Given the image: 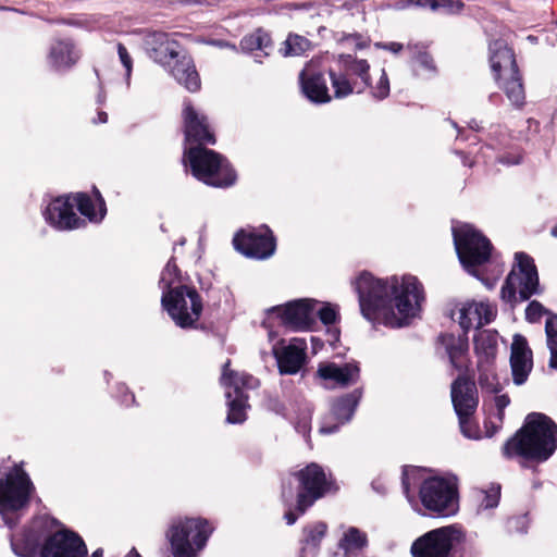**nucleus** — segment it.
<instances>
[{
  "label": "nucleus",
  "mask_w": 557,
  "mask_h": 557,
  "mask_svg": "<svg viewBox=\"0 0 557 557\" xmlns=\"http://www.w3.org/2000/svg\"><path fill=\"white\" fill-rule=\"evenodd\" d=\"M362 315L389 327H401L414 318L424 300L422 285L411 275L388 281L361 273L355 281Z\"/></svg>",
  "instance_id": "nucleus-1"
},
{
  "label": "nucleus",
  "mask_w": 557,
  "mask_h": 557,
  "mask_svg": "<svg viewBox=\"0 0 557 557\" xmlns=\"http://www.w3.org/2000/svg\"><path fill=\"white\" fill-rule=\"evenodd\" d=\"M48 515L34 517L21 533L11 535V548L20 557H87L83 537Z\"/></svg>",
  "instance_id": "nucleus-2"
},
{
  "label": "nucleus",
  "mask_w": 557,
  "mask_h": 557,
  "mask_svg": "<svg viewBox=\"0 0 557 557\" xmlns=\"http://www.w3.org/2000/svg\"><path fill=\"white\" fill-rule=\"evenodd\" d=\"M557 449V424L544 413L527 416L523 425L503 446L505 458H521L524 462L541 463Z\"/></svg>",
  "instance_id": "nucleus-3"
},
{
  "label": "nucleus",
  "mask_w": 557,
  "mask_h": 557,
  "mask_svg": "<svg viewBox=\"0 0 557 557\" xmlns=\"http://www.w3.org/2000/svg\"><path fill=\"white\" fill-rule=\"evenodd\" d=\"M24 466V461L16 462L0 478V517L11 530L27 512L36 493V486Z\"/></svg>",
  "instance_id": "nucleus-4"
},
{
  "label": "nucleus",
  "mask_w": 557,
  "mask_h": 557,
  "mask_svg": "<svg viewBox=\"0 0 557 557\" xmlns=\"http://www.w3.org/2000/svg\"><path fill=\"white\" fill-rule=\"evenodd\" d=\"M183 163L189 166L195 178L211 187L227 188L237 180L236 171L228 159L208 146L185 147Z\"/></svg>",
  "instance_id": "nucleus-5"
},
{
  "label": "nucleus",
  "mask_w": 557,
  "mask_h": 557,
  "mask_svg": "<svg viewBox=\"0 0 557 557\" xmlns=\"http://www.w3.org/2000/svg\"><path fill=\"white\" fill-rule=\"evenodd\" d=\"M214 529L213 523L202 517L173 519L165 532L173 557H198Z\"/></svg>",
  "instance_id": "nucleus-6"
},
{
  "label": "nucleus",
  "mask_w": 557,
  "mask_h": 557,
  "mask_svg": "<svg viewBox=\"0 0 557 557\" xmlns=\"http://www.w3.org/2000/svg\"><path fill=\"white\" fill-rule=\"evenodd\" d=\"M161 305L181 329L207 330L203 323H198L203 311V299L195 286L180 284L164 290Z\"/></svg>",
  "instance_id": "nucleus-7"
},
{
  "label": "nucleus",
  "mask_w": 557,
  "mask_h": 557,
  "mask_svg": "<svg viewBox=\"0 0 557 557\" xmlns=\"http://www.w3.org/2000/svg\"><path fill=\"white\" fill-rule=\"evenodd\" d=\"M231 360L227 359L223 364V371L220 379L221 385L233 391L226 392L227 417L226 421L232 424H239L246 421V410L250 407L249 396L245 389H253L259 386V380L246 372H237L230 369Z\"/></svg>",
  "instance_id": "nucleus-8"
},
{
  "label": "nucleus",
  "mask_w": 557,
  "mask_h": 557,
  "mask_svg": "<svg viewBox=\"0 0 557 557\" xmlns=\"http://www.w3.org/2000/svg\"><path fill=\"white\" fill-rule=\"evenodd\" d=\"M419 495L424 508L438 517H450L458 511L455 478H429L421 484Z\"/></svg>",
  "instance_id": "nucleus-9"
},
{
  "label": "nucleus",
  "mask_w": 557,
  "mask_h": 557,
  "mask_svg": "<svg viewBox=\"0 0 557 557\" xmlns=\"http://www.w3.org/2000/svg\"><path fill=\"white\" fill-rule=\"evenodd\" d=\"M455 248L465 269L476 275V267L484 264L491 257L490 240L471 225L453 230Z\"/></svg>",
  "instance_id": "nucleus-10"
},
{
  "label": "nucleus",
  "mask_w": 557,
  "mask_h": 557,
  "mask_svg": "<svg viewBox=\"0 0 557 557\" xmlns=\"http://www.w3.org/2000/svg\"><path fill=\"white\" fill-rule=\"evenodd\" d=\"M517 269H512L502 287L500 295L506 301L516 298L518 289L521 300H528L540 293L539 275L533 259L523 252L515 256Z\"/></svg>",
  "instance_id": "nucleus-11"
},
{
  "label": "nucleus",
  "mask_w": 557,
  "mask_h": 557,
  "mask_svg": "<svg viewBox=\"0 0 557 557\" xmlns=\"http://www.w3.org/2000/svg\"><path fill=\"white\" fill-rule=\"evenodd\" d=\"M233 246L243 256L264 260L274 255L276 237L272 230L263 224L260 227H246L238 230L233 237Z\"/></svg>",
  "instance_id": "nucleus-12"
},
{
  "label": "nucleus",
  "mask_w": 557,
  "mask_h": 557,
  "mask_svg": "<svg viewBox=\"0 0 557 557\" xmlns=\"http://www.w3.org/2000/svg\"><path fill=\"white\" fill-rule=\"evenodd\" d=\"M462 541L455 525L431 530L418 537L411 546L412 557H448L455 545Z\"/></svg>",
  "instance_id": "nucleus-13"
},
{
  "label": "nucleus",
  "mask_w": 557,
  "mask_h": 557,
  "mask_svg": "<svg viewBox=\"0 0 557 557\" xmlns=\"http://www.w3.org/2000/svg\"><path fill=\"white\" fill-rule=\"evenodd\" d=\"M184 143L189 146H213L215 133L206 114L200 113L190 100L184 101L182 110Z\"/></svg>",
  "instance_id": "nucleus-14"
},
{
  "label": "nucleus",
  "mask_w": 557,
  "mask_h": 557,
  "mask_svg": "<svg viewBox=\"0 0 557 557\" xmlns=\"http://www.w3.org/2000/svg\"><path fill=\"white\" fill-rule=\"evenodd\" d=\"M312 311L313 299L310 298L292 300L269 309V313L277 319L278 325L290 331L310 329Z\"/></svg>",
  "instance_id": "nucleus-15"
},
{
  "label": "nucleus",
  "mask_w": 557,
  "mask_h": 557,
  "mask_svg": "<svg viewBox=\"0 0 557 557\" xmlns=\"http://www.w3.org/2000/svg\"><path fill=\"white\" fill-rule=\"evenodd\" d=\"M48 224L59 231H72L87 225L86 220L74 211L71 194L53 198L44 211Z\"/></svg>",
  "instance_id": "nucleus-16"
},
{
  "label": "nucleus",
  "mask_w": 557,
  "mask_h": 557,
  "mask_svg": "<svg viewBox=\"0 0 557 557\" xmlns=\"http://www.w3.org/2000/svg\"><path fill=\"white\" fill-rule=\"evenodd\" d=\"M307 345L304 339L293 338L287 345L282 339L273 347V355L277 362L278 372L282 375L296 374L304 367L307 354Z\"/></svg>",
  "instance_id": "nucleus-17"
},
{
  "label": "nucleus",
  "mask_w": 557,
  "mask_h": 557,
  "mask_svg": "<svg viewBox=\"0 0 557 557\" xmlns=\"http://www.w3.org/2000/svg\"><path fill=\"white\" fill-rule=\"evenodd\" d=\"M144 46L148 57L156 63L166 67L180 54L178 42L172 40L164 32H148L144 38Z\"/></svg>",
  "instance_id": "nucleus-18"
},
{
  "label": "nucleus",
  "mask_w": 557,
  "mask_h": 557,
  "mask_svg": "<svg viewBox=\"0 0 557 557\" xmlns=\"http://www.w3.org/2000/svg\"><path fill=\"white\" fill-rule=\"evenodd\" d=\"M294 475L299 481V487L295 510L289 508L284 515L288 525H293L313 505V463L307 465Z\"/></svg>",
  "instance_id": "nucleus-19"
},
{
  "label": "nucleus",
  "mask_w": 557,
  "mask_h": 557,
  "mask_svg": "<svg viewBox=\"0 0 557 557\" xmlns=\"http://www.w3.org/2000/svg\"><path fill=\"white\" fill-rule=\"evenodd\" d=\"M451 403L457 416H473L479 396L475 383L465 376H458L451 384Z\"/></svg>",
  "instance_id": "nucleus-20"
},
{
  "label": "nucleus",
  "mask_w": 557,
  "mask_h": 557,
  "mask_svg": "<svg viewBox=\"0 0 557 557\" xmlns=\"http://www.w3.org/2000/svg\"><path fill=\"white\" fill-rule=\"evenodd\" d=\"M510 366L515 384H523L532 370V351L525 338L515 335L511 344Z\"/></svg>",
  "instance_id": "nucleus-21"
},
{
  "label": "nucleus",
  "mask_w": 557,
  "mask_h": 557,
  "mask_svg": "<svg viewBox=\"0 0 557 557\" xmlns=\"http://www.w3.org/2000/svg\"><path fill=\"white\" fill-rule=\"evenodd\" d=\"M496 310L487 302L468 301L459 309V324L467 333L470 329H480L492 322Z\"/></svg>",
  "instance_id": "nucleus-22"
},
{
  "label": "nucleus",
  "mask_w": 557,
  "mask_h": 557,
  "mask_svg": "<svg viewBox=\"0 0 557 557\" xmlns=\"http://www.w3.org/2000/svg\"><path fill=\"white\" fill-rule=\"evenodd\" d=\"M175 81L189 92H197L201 88L200 75L193 58L188 54H178L170 66H166Z\"/></svg>",
  "instance_id": "nucleus-23"
},
{
  "label": "nucleus",
  "mask_w": 557,
  "mask_h": 557,
  "mask_svg": "<svg viewBox=\"0 0 557 557\" xmlns=\"http://www.w3.org/2000/svg\"><path fill=\"white\" fill-rule=\"evenodd\" d=\"M361 396L362 391L360 388H357L351 393L337 398L332 404L331 408V414L337 422L333 424L331 428L325 426L324 424L321 425L319 432L321 434H331L337 431L339 425L350 421L361 399Z\"/></svg>",
  "instance_id": "nucleus-24"
},
{
  "label": "nucleus",
  "mask_w": 557,
  "mask_h": 557,
  "mask_svg": "<svg viewBox=\"0 0 557 557\" xmlns=\"http://www.w3.org/2000/svg\"><path fill=\"white\" fill-rule=\"evenodd\" d=\"M359 367L356 363L349 362L344 366L335 363H320L318 375L324 381H331L334 385L346 387L354 384L359 379Z\"/></svg>",
  "instance_id": "nucleus-25"
},
{
  "label": "nucleus",
  "mask_w": 557,
  "mask_h": 557,
  "mask_svg": "<svg viewBox=\"0 0 557 557\" xmlns=\"http://www.w3.org/2000/svg\"><path fill=\"white\" fill-rule=\"evenodd\" d=\"M79 58V51L71 38L54 40L48 53L49 62L55 70L71 69Z\"/></svg>",
  "instance_id": "nucleus-26"
},
{
  "label": "nucleus",
  "mask_w": 557,
  "mask_h": 557,
  "mask_svg": "<svg viewBox=\"0 0 557 557\" xmlns=\"http://www.w3.org/2000/svg\"><path fill=\"white\" fill-rule=\"evenodd\" d=\"M490 62L496 79L503 74L518 70L515 54L505 40L497 39L490 44Z\"/></svg>",
  "instance_id": "nucleus-27"
},
{
  "label": "nucleus",
  "mask_w": 557,
  "mask_h": 557,
  "mask_svg": "<svg viewBox=\"0 0 557 557\" xmlns=\"http://www.w3.org/2000/svg\"><path fill=\"white\" fill-rule=\"evenodd\" d=\"M315 317L326 326V342L334 346L339 341V306L315 300Z\"/></svg>",
  "instance_id": "nucleus-28"
},
{
  "label": "nucleus",
  "mask_w": 557,
  "mask_h": 557,
  "mask_svg": "<svg viewBox=\"0 0 557 557\" xmlns=\"http://www.w3.org/2000/svg\"><path fill=\"white\" fill-rule=\"evenodd\" d=\"M73 205L76 206L78 212L86 218L90 223H101L107 213H101L97 208L96 202L91 196L85 191L70 193Z\"/></svg>",
  "instance_id": "nucleus-29"
},
{
  "label": "nucleus",
  "mask_w": 557,
  "mask_h": 557,
  "mask_svg": "<svg viewBox=\"0 0 557 557\" xmlns=\"http://www.w3.org/2000/svg\"><path fill=\"white\" fill-rule=\"evenodd\" d=\"M368 545L367 534L355 527H349L339 540L338 546L344 557L356 556Z\"/></svg>",
  "instance_id": "nucleus-30"
},
{
  "label": "nucleus",
  "mask_w": 557,
  "mask_h": 557,
  "mask_svg": "<svg viewBox=\"0 0 557 557\" xmlns=\"http://www.w3.org/2000/svg\"><path fill=\"white\" fill-rule=\"evenodd\" d=\"M503 75L506 77L504 78L500 88L513 106L522 107L524 104L525 94L519 70L511 71Z\"/></svg>",
  "instance_id": "nucleus-31"
},
{
  "label": "nucleus",
  "mask_w": 557,
  "mask_h": 557,
  "mask_svg": "<svg viewBox=\"0 0 557 557\" xmlns=\"http://www.w3.org/2000/svg\"><path fill=\"white\" fill-rule=\"evenodd\" d=\"M338 62L346 74L356 75L360 77L364 87L370 86V64L367 60L357 59L349 53H342L338 57Z\"/></svg>",
  "instance_id": "nucleus-32"
},
{
  "label": "nucleus",
  "mask_w": 557,
  "mask_h": 557,
  "mask_svg": "<svg viewBox=\"0 0 557 557\" xmlns=\"http://www.w3.org/2000/svg\"><path fill=\"white\" fill-rule=\"evenodd\" d=\"M475 352L479 355V360L490 364L495 356L497 348V335L490 331H483L474 337Z\"/></svg>",
  "instance_id": "nucleus-33"
},
{
  "label": "nucleus",
  "mask_w": 557,
  "mask_h": 557,
  "mask_svg": "<svg viewBox=\"0 0 557 557\" xmlns=\"http://www.w3.org/2000/svg\"><path fill=\"white\" fill-rule=\"evenodd\" d=\"M438 341L445 347L451 364L457 368L458 358L468 349L467 339L461 336H455L454 334H442Z\"/></svg>",
  "instance_id": "nucleus-34"
},
{
  "label": "nucleus",
  "mask_w": 557,
  "mask_h": 557,
  "mask_svg": "<svg viewBox=\"0 0 557 557\" xmlns=\"http://www.w3.org/2000/svg\"><path fill=\"white\" fill-rule=\"evenodd\" d=\"M271 44L270 35L261 28H258L253 33L244 36L239 46L243 51L253 52L256 50H265Z\"/></svg>",
  "instance_id": "nucleus-35"
},
{
  "label": "nucleus",
  "mask_w": 557,
  "mask_h": 557,
  "mask_svg": "<svg viewBox=\"0 0 557 557\" xmlns=\"http://www.w3.org/2000/svg\"><path fill=\"white\" fill-rule=\"evenodd\" d=\"M479 377L478 382L480 386L488 393L496 394L500 391V384L497 380L496 374L492 370V362L490 364L479 360L478 362Z\"/></svg>",
  "instance_id": "nucleus-36"
},
{
  "label": "nucleus",
  "mask_w": 557,
  "mask_h": 557,
  "mask_svg": "<svg viewBox=\"0 0 557 557\" xmlns=\"http://www.w3.org/2000/svg\"><path fill=\"white\" fill-rule=\"evenodd\" d=\"M338 486L331 473L315 465V499L337 492Z\"/></svg>",
  "instance_id": "nucleus-37"
},
{
  "label": "nucleus",
  "mask_w": 557,
  "mask_h": 557,
  "mask_svg": "<svg viewBox=\"0 0 557 557\" xmlns=\"http://www.w3.org/2000/svg\"><path fill=\"white\" fill-rule=\"evenodd\" d=\"M547 347L550 352L548 366L557 370V315H549L545 322Z\"/></svg>",
  "instance_id": "nucleus-38"
},
{
  "label": "nucleus",
  "mask_w": 557,
  "mask_h": 557,
  "mask_svg": "<svg viewBox=\"0 0 557 557\" xmlns=\"http://www.w3.org/2000/svg\"><path fill=\"white\" fill-rule=\"evenodd\" d=\"M283 45L284 47L281 48V51L285 57L300 55L311 47L309 39L296 34H289Z\"/></svg>",
  "instance_id": "nucleus-39"
},
{
  "label": "nucleus",
  "mask_w": 557,
  "mask_h": 557,
  "mask_svg": "<svg viewBox=\"0 0 557 557\" xmlns=\"http://www.w3.org/2000/svg\"><path fill=\"white\" fill-rule=\"evenodd\" d=\"M182 282H183V276H182V272L176 263V259H175V257H171L161 273L160 284H163L165 290H169L170 288H173L172 285L174 283H182Z\"/></svg>",
  "instance_id": "nucleus-40"
},
{
  "label": "nucleus",
  "mask_w": 557,
  "mask_h": 557,
  "mask_svg": "<svg viewBox=\"0 0 557 557\" xmlns=\"http://www.w3.org/2000/svg\"><path fill=\"white\" fill-rule=\"evenodd\" d=\"M313 553V525L307 524L302 528L301 536L298 540L296 557H310Z\"/></svg>",
  "instance_id": "nucleus-41"
},
{
  "label": "nucleus",
  "mask_w": 557,
  "mask_h": 557,
  "mask_svg": "<svg viewBox=\"0 0 557 557\" xmlns=\"http://www.w3.org/2000/svg\"><path fill=\"white\" fill-rule=\"evenodd\" d=\"M299 85L302 95L313 102V60L307 62L299 73Z\"/></svg>",
  "instance_id": "nucleus-42"
},
{
  "label": "nucleus",
  "mask_w": 557,
  "mask_h": 557,
  "mask_svg": "<svg viewBox=\"0 0 557 557\" xmlns=\"http://www.w3.org/2000/svg\"><path fill=\"white\" fill-rule=\"evenodd\" d=\"M331 82L334 88V96L336 98L346 97L354 91L351 84L344 74L336 75L331 73Z\"/></svg>",
  "instance_id": "nucleus-43"
},
{
  "label": "nucleus",
  "mask_w": 557,
  "mask_h": 557,
  "mask_svg": "<svg viewBox=\"0 0 557 557\" xmlns=\"http://www.w3.org/2000/svg\"><path fill=\"white\" fill-rule=\"evenodd\" d=\"M295 429L298 433H301L305 437L306 442L310 443V433H311V412L310 410H304L299 412L296 422Z\"/></svg>",
  "instance_id": "nucleus-44"
},
{
  "label": "nucleus",
  "mask_w": 557,
  "mask_h": 557,
  "mask_svg": "<svg viewBox=\"0 0 557 557\" xmlns=\"http://www.w3.org/2000/svg\"><path fill=\"white\" fill-rule=\"evenodd\" d=\"M339 44L347 48H354L356 50L367 48L369 46V39L364 38L360 34H347L343 35L338 39Z\"/></svg>",
  "instance_id": "nucleus-45"
},
{
  "label": "nucleus",
  "mask_w": 557,
  "mask_h": 557,
  "mask_svg": "<svg viewBox=\"0 0 557 557\" xmlns=\"http://www.w3.org/2000/svg\"><path fill=\"white\" fill-rule=\"evenodd\" d=\"M500 497V486L492 485L487 491L483 492V499L481 507L484 509L495 508L498 505Z\"/></svg>",
  "instance_id": "nucleus-46"
},
{
  "label": "nucleus",
  "mask_w": 557,
  "mask_h": 557,
  "mask_svg": "<svg viewBox=\"0 0 557 557\" xmlns=\"http://www.w3.org/2000/svg\"><path fill=\"white\" fill-rule=\"evenodd\" d=\"M426 2L433 11L444 9L449 13L458 12L463 7L460 0H426Z\"/></svg>",
  "instance_id": "nucleus-47"
},
{
  "label": "nucleus",
  "mask_w": 557,
  "mask_h": 557,
  "mask_svg": "<svg viewBox=\"0 0 557 557\" xmlns=\"http://www.w3.org/2000/svg\"><path fill=\"white\" fill-rule=\"evenodd\" d=\"M472 416H458L461 433L468 438H478V425L471 420Z\"/></svg>",
  "instance_id": "nucleus-48"
},
{
  "label": "nucleus",
  "mask_w": 557,
  "mask_h": 557,
  "mask_svg": "<svg viewBox=\"0 0 557 557\" xmlns=\"http://www.w3.org/2000/svg\"><path fill=\"white\" fill-rule=\"evenodd\" d=\"M372 94H373V97H375L379 100H382L388 96L389 81H388L385 70H382V74H381L376 85L373 87Z\"/></svg>",
  "instance_id": "nucleus-49"
},
{
  "label": "nucleus",
  "mask_w": 557,
  "mask_h": 557,
  "mask_svg": "<svg viewBox=\"0 0 557 557\" xmlns=\"http://www.w3.org/2000/svg\"><path fill=\"white\" fill-rule=\"evenodd\" d=\"M413 64L416 69L433 71L434 63L432 57L426 52L418 53L413 59Z\"/></svg>",
  "instance_id": "nucleus-50"
},
{
  "label": "nucleus",
  "mask_w": 557,
  "mask_h": 557,
  "mask_svg": "<svg viewBox=\"0 0 557 557\" xmlns=\"http://www.w3.org/2000/svg\"><path fill=\"white\" fill-rule=\"evenodd\" d=\"M330 100L331 96L327 94L326 86L321 82L320 75L315 74V103H324Z\"/></svg>",
  "instance_id": "nucleus-51"
},
{
  "label": "nucleus",
  "mask_w": 557,
  "mask_h": 557,
  "mask_svg": "<svg viewBox=\"0 0 557 557\" xmlns=\"http://www.w3.org/2000/svg\"><path fill=\"white\" fill-rule=\"evenodd\" d=\"M544 313V308L539 301H531L525 310V318L530 322L537 321Z\"/></svg>",
  "instance_id": "nucleus-52"
},
{
  "label": "nucleus",
  "mask_w": 557,
  "mask_h": 557,
  "mask_svg": "<svg viewBox=\"0 0 557 557\" xmlns=\"http://www.w3.org/2000/svg\"><path fill=\"white\" fill-rule=\"evenodd\" d=\"M117 54L122 64L126 69L127 74L129 75L133 67V60L127 51V48L122 42L117 44Z\"/></svg>",
  "instance_id": "nucleus-53"
},
{
  "label": "nucleus",
  "mask_w": 557,
  "mask_h": 557,
  "mask_svg": "<svg viewBox=\"0 0 557 557\" xmlns=\"http://www.w3.org/2000/svg\"><path fill=\"white\" fill-rule=\"evenodd\" d=\"M91 198L96 202L97 208L101 210V213L108 212L107 202L96 185L91 188Z\"/></svg>",
  "instance_id": "nucleus-54"
},
{
  "label": "nucleus",
  "mask_w": 557,
  "mask_h": 557,
  "mask_svg": "<svg viewBox=\"0 0 557 557\" xmlns=\"http://www.w3.org/2000/svg\"><path fill=\"white\" fill-rule=\"evenodd\" d=\"M510 399L507 395H498L495 397V406L498 409L499 419L503 418L504 409L509 405Z\"/></svg>",
  "instance_id": "nucleus-55"
},
{
  "label": "nucleus",
  "mask_w": 557,
  "mask_h": 557,
  "mask_svg": "<svg viewBox=\"0 0 557 557\" xmlns=\"http://www.w3.org/2000/svg\"><path fill=\"white\" fill-rule=\"evenodd\" d=\"M375 46L381 49L389 50L393 53H397L403 49V45L398 44V42H388V44L377 42V44H375Z\"/></svg>",
  "instance_id": "nucleus-56"
},
{
  "label": "nucleus",
  "mask_w": 557,
  "mask_h": 557,
  "mask_svg": "<svg viewBox=\"0 0 557 557\" xmlns=\"http://www.w3.org/2000/svg\"><path fill=\"white\" fill-rule=\"evenodd\" d=\"M200 290L201 293H205L208 300L211 298V294H214L215 292H218L216 289L212 288L211 286L205 288L203 285L200 286Z\"/></svg>",
  "instance_id": "nucleus-57"
},
{
  "label": "nucleus",
  "mask_w": 557,
  "mask_h": 557,
  "mask_svg": "<svg viewBox=\"0 0 557 557\" xmlns=\"http://www.w3.org/2000/svg\"><path fill=\"white\" fill-rule=\"evenodd\" d=\"M326 531V525L324 523L315 524V532H318L320 535H323Z\"/></svg>",
  "instance_id": "nucleus-58"
},
{
  "label": "nucleus",
  "mask_w": 557,
  "mask_h": 557,
  "mask_svg": "<svg viewBox=\"0 0 557 557\" xmlns=\"http://www.w3.org/2000/svg\"><path fill=\"white\" fill-rule=\"evenodd\" d=\"M125 557H141V555L135 547H132L131 550L125 555Z\"/></svg>",
  "instance_id": "nucleus-59"
},
{
  "label": "nucleus",
  "mask_w": 557,
  "mask_h": 557,
  "mask_svg": "<svg viewBox=\"0 0 557 557\" xmlns=\"http://www.w3.org/2000/svg\"><path fill=\"white\" fill-rule=\"evenodd\" d=\"M403 487H404V492L405 494L407 495V497H409V484L407 482V476L406 474H404V478H403Z\"/></svg>",
  "instance_id": "nucleus-60"
},
{
  "label": "nucleus",
  "mask_w": 557,
  "mask_h": 557,
  "mask_svg": "<svg viewBox=\"0 0 557 557\" xmlns=\"http://www.w3.org/2000/svg\"><path fill=\"white\" fill-rule=\"evenodd\" d=\"M98 116H99V121L101 123H106L108 121V114L106 112H103V111L99 112Z\"/></svg>",
  "instance_id": "nucleus-61"
},
{
  "label": "nucleus",
  "mask_w": 557,
  "mask_h": 557,
  "mask_svg": "<svg viewBox=\"0 0 557 557\" xmlns=\"http://www.w3.org/2000/svg\"><path fill=\"white\" fill-rule=\"evenodd\" d=\"M91 557H103V549L97 548L92 554Z\"/></svg>",
  "instance_id": "nucleus-62"
},
{
  "label": "nucleus",
  "mask_w": 557,
  "mask_h": 557,
  "mask_svg": "<svg viewBox=\"0 0 557 557\" xmlns=\"http://www.w3.org/2000/svg\"><path fill=\"white\" fill-rule=\"evenodd\" d=\"M0 11H13V12H20V10L7 5H0Z\"/></svg>",
  "instance_id": "nucleus-63"
},
{
  "label": "nucleus",
  "mask_w": 557,
  "mask_h": 557,
  "mask_svg": "<svg viewBox=\"0 0 557 557\" xmlns=\"http://www.w3.org/2000/svg\"><path fill=\"white\" fill-rule=\"evenodd\" d=\"M314 345H315V352H317L319 348L323 347V342L320 338H315Z\"/></svg>",
  "instance_id": "nucleus-64"
}]
</instances>
